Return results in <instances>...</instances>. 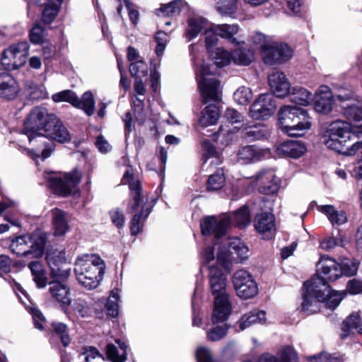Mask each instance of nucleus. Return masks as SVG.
Here are the masks:
<instances>
[{"instance_id":"1","label":"nucleus","mask_w":362,"mask_h":362,"mask_svg":"<svg viewBox=\"0 0 362 362\" xmlns=\"http://www.w3.org/2000/svg\"><path fill=\"white\" fill-rule=\"evenodd\" d=\"M302 296L301 310L310 315L319 310L321 303H324L329 309H335L344 298L345 293L331 291L327 282L315 278L304 283Z\"/></svg>"},{"instance_id":"2","label":"nucleus","mask_w":362,"mask_h":362,"mask_svg":"<svg viewBox=\"0 0 362 362\" xmlns=\"http://www.w3.org/2000/svg\"><path fill=\"white\" fill-rule=\"evenodd\" d=\"M355 138H362V124L351 127L346 122L337 120L329 125L323 136L322 142L329 149L341 152L346 156H353L362 148V141H354L345 151H343V148L348 141Z\"/></svg>"},{"instance_id":"3","label":"nucleus","mask_w":362,"mask_h":362,"mask_svg":"<svg viewBox=\"0 0 362 362\" xmlns=\"http://www.w3.org/2000/svg\"><path fill=\"white\" fill-rule=\"evenodd\" d=\"M50 115L45 107H35L25 122V134L33 146L32 151L35 157L41 156L43 160L48 158L54 148V144L42 135Z\"/></svg>"},{"instance_id":"4","label":"nucleus","mask_w":362,"mask_h":362,"mask_svg":"<svg viewBox=\"0 0 362 362\" xmlns=\"http://www.w3.org/2000/svg\"><path fill=\"white\" fill-rule=\"evenodd\" d=\"M216 263L226 271L230 272L233 262L244 260L248 257L247 247L237 238L227 239L223 245L216 243L213 247H206L202 254L204 263L209 264L215 258L214 250L218 246Z\"/></svg>"},{"instance_id":"5","label":"nucleus","mask_w":362,"mask_h":362,"mask_svg":"<svg viewBox=\"0 0 362 362\" xmlns=\"http://www.w3.org/2000/svg\"><path fill=\"white\" fill-rule=\"evenodd\" d=\"M105 264L95 254H82L76 259L74 273L78 282L85 288H96L103 279Z\"/></svg>"},{"instance_id":"6","label":"nucleus","mask_w":362,"mask_h":362,"mask_svg":"<svg viewBox=\"0 0 362 362\" xmlns=\"http://www.w3.org/2000/svg\"><path fill=\"white\" fill-rule=\"evenodd\" d=\"M279 128L290 136H301L311 127L307 111L296 105H284L278 113Z\"/></svg>"},{"instance_id":"7","label":"nucleus","mask_w":362,"mask_h":362,"mask_svg":"<svg viewBox=\"0 0 362 362\" xmlns=\"http://www.w3.org/2000/svg\"><path fill=\"white\" fill-rule=\"evenodd\" d=\"M46 244V234L36 231L31 235H24L11 241L10 248L18 256L31 255L34 258L41 257Z\"/></svg>"},{"instance_id":"8","label":"nucleus","mask_w":362,"mask_h":362,"mask_svg":"<svg viewBox=\"0 0 362 362\" xmlns=\"http://www.w3.org/2000/svg\"><path fill=\"white\" fill-rule=\"evenodd\" d=\"M211 74L210 67L204 63L197 70V80L204 103L218 102L221 99L220 82L214 77H209Z\"/></svg>"},{"instance_id":"9","label":"nucleus","mask_w":362,"mask_h":362,"mask_svg":"<svg viewBox=\"0 0 362 362\" xmlns=\"http://www.w3.org/2000/svg\"><path fill=\"white\" fill-rule=\"evenodd\" d=\"M45 177L47 180L49 187L54 193L62 197H66L72 193L74 189L80 182L81 173L76 170L63 175H55L45 173Z\"/></svg>"},{"instance_id":"10","label":"nucleus","mask_w":362,"mask_h":362,"mask_svg":"<svg viewBox=\"0 0 362 362\" xmlns=\"http://www.w3.org/2000/svg\"><path fill=\"white\" fill-rule=\"evenodd\" d=\"M52 99L54 103H69L74 107L82 110L88 116L93 115L95 112V103L90 91L85 92L79 98L74 91L64 90L53 94Z\"/></svg>"},{"instance_id":"11","label":"nucleus","mask_w":362,"mask_h":362,"mask_svg":"<svg viewBox=\"0 0 362 362\" xmlns=\"http://www.w3.org/2000/svg\"><path fill=\"white\" fill-rule=\"evenodd\" d=\"M28 51L29 45L27 42L14 44L3 52L1 64L7 70L18 69L25 64Z\"/></svg>"},{"instance_id":"12","label":"nucleus","mask_w":362,"mask_h":362,"mask_svg":"<svg viewBox=\"0 0 362 362\" xmlns=\"http://www.w3.org/2000/svg\"><path fill=\"white\" fill-rule=\"evenodd\" d=\"M249 184L261 194H273L278 192L281 181L273 170L262 169L251 177Z\"/></svg>"},{"instance_id":"13","label":"nucleus","mask_w":362,"mask_h":362,"mask_svg":"<svg viewBox=\"0 0 362 362\" xmlns=\"http://www.w3.org/2000/svg\"><path fill=\"white\" fill-rule=\"evenodd\" d=\"M233 284L237 295L241 298L249 299L257 295V285L251 274L240 269L233 276Z\"/></svg>"},{"instance_id":"14","label":"nucleus","mask_w":362,"mask_h":362,"mask_svg":"<svg viewBox=\"0 0 362 362\" xmlns=\"http://www.w3.org/2000/svg\"><path fill=\"white\" fill-rule=\"evenodd\" d=\"M46 260L53 279H66L69 276L71 269L66 267V258L64 250H49L46 254Z\"/></svg>"},{"instance_id":"15","label":"nucleus","mask_w":362,"mask_h":362,"mask_svg":"<svg viewBox=\"0 0 362 362\" xmlns=\"http://www.w3.org/2000/svg\"><path fill=\"white\" fill-rule=\"evenodd\" d=\"M42 135L53 144L52 141L64 144L71 140V134L67 128L54 115H50Z\"/></svg>"},{"instance_id":"16","label":"nucleus","mask_w":362,"mask_h":362,"mask_svg":"<svg viewBox=\"0 0 362 362\" xmlns=\"http://www.w3.org/2000/svg\"><path fill=\"white\" fill-rule=\"evenodd\" d=\"M230 223L227 215L222 216H208L201 221L202 233L204 235H214L216 239L223 236Z\"/></svg>"},{"instance_id":"17","label":"nucleus","mask_w":362,"mask_h":362,"mask_svg":"<svg viewBox=\"0 0 362 362\" xmlns=\"http://www.w3.org/2000/svg\"><path fill=\"white\" fill-rule=\"evenodd\" d=\"M276 109V103L272 94L261 95L250 107V114L255 119H264L271 116Z\"/></svg>"},{"instance_id":"18","label":"nucleus","mask_w":362,"mask_h":362,"mask_svg":"<svg viewBox=\"0 0 362 362\" xmlns=\"http://www.w3.org/2000/svg\"><path fill=\"white\" fill-rule=\"evenodd\" d=\"M293 55L292 49L284 43L269 45L264 52L263 59L265 64L272 65L283 63L288 60Z\"/></svg>"},{"instance_id":"19","label":"nucleus","mask_w":362,"mask_h":362,"mask_svg":"<svg viewBox=\"0 0 362 362\" xmlns=\"http://www.w3.org/2000/svg\"><path fill=\"white\" fill-rule=\"evenodd\" d=\"M317 278L321 279L324 282H327L326 280L335 281L341 276L339 264L328 256L320 258L317 264Z\"/></svg>"},{"instance_id":"20","label":"nucleus","mask_w":362,"mask_h":362,"mask_svg":"<svg viewBox=\"0 0 362 362\" xmlns=\"http://www.w3.org/2000/svg\"><path fill=\"white\" fill-rule=\"evenodd\" d=\"M256 230L262 235L263 239L269 240L276 232L275 218L269 212L258 213L254 219Z\"/></svg>"},{"instance_id":"21","label":"nucleus","mask_w":362,"mask_h":362,"mask_svg":"<svg viewBox=\"0 0 362 362\" xmlns=\"http://www.w3.org/2000/svg\"><path fill=\"white\" fill-rule=\"evenodd\" d=\"M232 305L228 296L214 298V309L211 315L213 324L225 322L230 315Z\"/></svg>"},{"instance_id":"22","label":"nucleus","mask_w":362,"mask_h":362,"mask_svg":"<svg viewBox=\"0 0 362 362\" xmlns=\"http://www.w3.org/2000/svg\"><path fill=\"white\" fill-rule=\"evenodd\" d=\"M209 271L210 288L214 298L228 296L226 291V278L222 271L215 265H210Z\"/></svg>"},{"instance_id":"23","label":"nucleus","mask_w":362,"mask_h":362,"mask_svg":"<svg viewBox=\"0 0 362 362\" xmlns=\"http://www.w3.org/2000/svg\"><path fill=\"white\" fill-rule=\"evenodd\" d=\"M49 284V293L51 298L60 304L62 308H66L71 304L70 291L69 287L61 281L64 279H57Z\"/></svg>"},{"instance_id":"24","label":"nucleus","mask_w":362,"mask_h":362,"mask_svg":"<svg viewBox=\"0 0 362 362\" xmlns=\"http://www.w3.org/2000/svg\"><path fill=\"white\" fill-rule=\"evenodd\" d=\"M153 204L151 202L148 201V198H145L144 202H140L139 205L136 209L134 210L132 206H131L133 211H138L141 207V211L135 214L131 222V234L136 235L139 234L143 228V222L148 216L151 211Z\"/></svg>"},{"instance_id":"25","label":"nucleus","mask_w":362,"mask_h":362,"mask_svg":"<svg viewBox=\"0 0 362 362\" xmlns=\"http://www.w3.org/2000/svg\"><path fill=\"white\" fill-rule=\"evenodd\" d=\"M266 153L255 145H247L240 147L237 151V161L241 164H250L261 160Z\"/></svg>"},{"instance_id":"26","label":"nucleus","mask_w":362,"mask_h":362,"mask_svg":"<svg viewBox=\"0 0 362 362\" xmlns=\"http://www.w3.org/2000/svg\"><path fill=\"white\" fill-rule=\"evenodd\" d=\"M19 91V84L12 76L0 74V98L8 100H13Z\"/></svg>"},{"instance_id":"27","label":"nucleus","mask_w":362,"mask_h":362,"mask_svg":"<svg viewBox=\"0 0 362 362\" xmlns=\"http://www.w3.org/2000/svg\"><path fill=\"white\" fill-rule=\"evenodd\" d=\"M122 182L124 185H129V189L131 191V195L133 198L132 208L134 210L136 209L139 205L140 202H144V200L146 197L143 195L141 192V184L139 180H134L133 172L131 168H129L125 171Z\"/></svg>"},{"instance_id":"28","label":"nucleus","mask_w":362,"mask_h":362,"mask_svg":"<svg viewBox=\"0 0 362 362\" xmlns=\"http://www.w3.org/2000/svg\"><path fill=\"white\" fill-rule=\"evenodd\" d=\"M269 83L274 94L279 98L288 95L290 83L284 73L274 71L268 76Z\"/></svg>"},{"instance_id":"29","label":"nucleus","mask_w":362,"mask_h":362,"mask_svg":"<svg viewBox=\"0 0 362 362\" xmlns=\"http://www.w3.org/2000/svg\"><path fill=\"white\" fill-rule=\"evenodd\" d=\"M305 146L300 141H287L279 144L276 152L280 156L299 158L305 152Z\"/></svg>"},{"instance_id":"30","label":"nucleus","mask_w":362,"mask_h":362,"mask_svg":"<svg viewBox=\"0 0 362 362\" xmlns=\"http://www.w3.org/2000/svg\"><path fill=\"white\" fill-rule=\"evenodd\" d=\"M354 329L362 334V319L357 313H351L343 321L341 327V339H346L352 336Z\"/></svg>"},{"instance_id":"31","label":"nucleus","mask_w":362,"mask_h":362,"mask_svg":"<svg viewBox=\"0 0 362 362\" xmlns=\"http://www.w3.org/2000/svg\"><path fill=\"white\" fill-rule=\"evenodd\" d=\"M37 4L44 6L42 20L45 23H51L59 11L63 0H35Z\"/></svg>"},{"instance_id":"32","label":"nucleus","mask_w":362,"mask_h":362,"mask_svg":"<svg viewBox=\"0 0 362 362\" xmlns=\"http://www.w3.org/2000/svg\"><path fill=\"white\" fill-rule=\"evenodd\" d=\"M51 213L53 235L54 236L64 235L69 230L66 214L58 208L53 209Z\"/></svg>"},{"instance_id":"33","label":"nucleus","mask_w":362,"mask_h":362,"mask_svg":"<svg viewBox=\"0 0 362 362\" xmlns=\"http://www.w3.org/2000/svg\"><path fill=\"white\" fill-rule=\"evenodd\" d=\"M266 322V313L263 310H253L241 317L237 322L239 331H243L255 324H263Z\"/></svg>"},{"instance_id":"34","label":"nucleus","mask_w":362,"mask_h":362,"mask_svg":"<svg viewBox=\"0 0 362 362\" xmlns=\"http://www.w3.org/2000/svg\"><path fill=\"white\" fill-rule=\"evenodd\" d=\"M317 209L327 216L332 225H342L347 221L346 213L343 211H337L332 205H319Z\"/></svg>"},{"instance_id":"35","label":"nucleus","mask_w":362,"mask_h":362,"mask_svg":"<svg viewBox=\"0 0 362 362\" xmlns=\"http://www.w3.org/2000/svg\"><path fill=\"white\" fill-rule=\"evenodd\" d=\"M208 27V21L202 17H194L188 21L185 37L188 41L197 37L202 30H206Z\"/></svg>"},{"instance_id":"36","label":"nucleus","mask_w":362,"mask_h":362,"mask_svg":"<svg viewBox=\"0 0 362 362\" xmlns=\"http://www.w3.org/2000/svg\"><path fill=\"white\" fill-rule=\"evenodd\" d=\"M214 25L218 36L228 40L234 45L240 44L238 39L235 37V35H237L240 30V27L238 24L224 23Z\"/></svg>"},{"instance_id":"37","label":"nucleus","mask_w":362,"mask_h":362,"mask_svg":"<svg viewBox=\"0 0 362 362\" xmlns=\"http://www.w3.org/2000/svg\"><path fill=\"white\" fill-rule=\"evenodd\" d=\"M279 359L274 356L264 355L259 362H297V355L295 351L290 346L284 347L279 352Z\"/></svg>"},{"instance_id":"38","label":"nucleus","mask_w":362,"mask_h":362,"mask_svg":"<svg viewBox=\"0 0 362 362\" xmlns=\"http://www.w3.org/2000/svg\"><path fill=\"white\" fill-rule=\"evenodd\" d=\"M220 117V111L216 105L211 104L202 112L199 119V124L203 127L215 124Z\"/></svg>"},{"instance_id":"39","label":"nucleus","mask_w":362,"mask_h":362,"mask_svg":"<svg viewBox=\"0 0 362 362\" xmlns=\"http://www.w3.org/2000/svg\"><path fill=\"white\" fill-rule=\"evenodd\" d=\"M116 342L119 346L122 353H119L115 345L108 344L106 347L107 356L112 362H124L127 359V346L119 340H116Z\"/></svg>"},{"instance_id":"40","label":"nucleus","mask_w":362,"mask_h":362,"mask_svg":"<svg viewBox=\"0 0 362 362\" xmlns=\"http://www.w3.org/2000/svg\"><path fill=\"white\" fill-rule=\"evenodd\" d=\"M245 136L250 140H261L269 134V129L263 124L259 123L247 127L244 129Z\"/></svg>"},{"instance_id":"41","label":"nucleus","mask_w":362,"mask_h":362,"mask_svg":"<svg viewBox=\"0 0 362 362\" xmlns=\"http://www.w3.org/2000/svg\"><path fill=\"white\" fill-rule=\"evenodd\" d=\"M289 98L293 103L304 106L309 105L313 100L312 93L303 88H294Z\"/></svg>"},{"instance_id":"42","label":"nucleus","mask_w":362,"mask_h":362,"mask_svg":"<svg viewBox=\"0 0 362 362\" xmlns=\"http://www.w3.org/2000/svg\"><path fill=\"white\" fill-rule=\"evenodd\" d=\"M344 245V237L338 230L336 235L332 233L331 236L322 239L320 243V247L322 250L329 251L337 246L343 247Z\"/></svg>"},{"instance_id":"43","label":"nucleus","mask_w":362,"mask_h":362,"mask_svg":"<svg viewBox=\"0 0 362 362\" xmlns=\"http://www.w3.org/2000/svg\"><path fill=\"white\" fill-rule=\"evenodd\" d=\"M204 151V157L205 158L204 165L209 161L210 165H218L221 163L219 153L216 148L209 141H205L202 144Z\"/></svg>"},{"instance_id":"44","label":"nucleus","mask_w":362,"mask_h":362,"mask_svg":"<svg viewBox=\"0 0 362 362\" xmlns=\"http://www.w3.org/2000/svg\"><path fill=\"white\" fill-rule=\"evenodd\" d=\"M232 59L235 64L246 66L254 59V54L250 49L240 48L233 52Z\"/></svg>"},{"instance_id":"45","label":"nucleus","mask_w":362,"mask_h":362,"mask_svg":"<svg viewBox=\"0 0 362 362\" xmlns=\"http://www.w3.org/2000/svg\"><path fill=\"white\" fill-rule=\"evenodd\" d=\"M214 64L218 67L228 65L232 59V54L222 47H216L214 50L209 52Z\"/></svg>"},{"instance_id":"46","label":"nucleus","mask_w":362,"mask_h":362,"mask_svg":"<svg viewBox=\"0 0 362 362\" xmlns=\"http://www.w3.org/2000/svg\"><path fill=\"white\" fill-rule=\"evenodd\" d=\"M233 222L240 228H244L250 223V211L247 206L237 210L233 216Z\"/></svg>"},{"instance_id":"47","label":"nucleus","mask_w":362,"mask_h":362,"mask_svg":"<svg viewBox=\"0 0 362 362\" xmlns=\"http://www.w3.org/2000/svg\"><path fill=\"white\" fill-rule=\"evenodd\" d=\"M26 90L32 100H43L47 98L48 93L43 85H39L32 81L28 82Z\"/></svg>"},{"instance_id":"48","label":"nucleus","mask_w":362,"mask_h":362,"mask_svg":"<svg viewBox=\"0 0 362 362\" xmlns=\"http://www.w3.org/2000/svg\"><path fill=\"white\" fill-rule=\"evenodd\" d=\"M229 329L230 325L228 324L214 327L206 332V339L210 341H220L226 337Z\"/></svg>"},{"instance_id":"49","label":"nucleus","mask_w":362,"mask_h":362,"mask_svg":"<svg viewBox=\"0 0 362 362\" xmlns=\"http://www.w3.org/2000/svg\"><path fill=\"white\" fill-rule=\"evenodd\" d=\"M180 1H173L168 4L161 6L160 8L156 10L155 13L158 16H174L180 13Z\"/></svg>"},{"instance_id":"50","label":"nucleus","mask_w":362,"mask_h":362,"mask_svg":"<svg viewBox=\"0 0 362 362\" xmlns=\"http://www.w3.org/2000/svg\"><path fill=\"white\" fill-rule=\"evenodd\" d=\"M333 98L329 95L317 96L315 103V110L316 112L322 114H327L332 109Z\"/></svg>"},{"instance_id":"51","label":"nucleus","mask_w":362,"mask_h":362,"mask_svg":"<svg viewBox=\"0 0 362 362\" xmlns=\"http://www.w3.org/2000/svg\"><path fill=\"white\" fill-rule=\"evenodd\" d=\"M339 264V268L341 270V276H347L356 274L358 269V262L354 259L343 258Z\"/></svg>"},{"instance_id":"52","label":"nucleus","mask_w":362,"mask_h":362,"mask_svg":"<svg viewBox=\"0 0 362 362\" xmlns=\"http://www.w3.org/2000/svg\"><path fill=\"white\" fill-rule=\"evenodd\" d=\"M119 292L118 289H114L111 291L106 303V309L108 315L111 317H116L118 315V300Z\"/></svg>"},{"instance_id":"53","label":"nucleus","mask_w":362,"mask_h":362,"mask_svg":"<svg viewBox=\"0 0 362 362\" xmlns=\"http://www.w3.org/2000/svg\"><path fill=\"white\" fill-rule=\"evenodd\" d=\"M52 327L55 334L60 338L64 346L66 347L71 342V337L68 332L66 325L62 322H54Z\"/></svg>"},{"instance_id":"54","label":"nucleus","mask_w":362,"mask_h":362,"mask_svg":"<svg viewBox=\"0 0 362 362\" xmlns=\"http://www.w3.org/2000/svg\"><path fill=\"white\" fill-rule=\"evenodd\" d=\"M129 71L134 78L144 77L148 74V65L143 59L138 60L131 63Z\"/></svg>"},{"instance_id":"55","label":"nucleus","mask_w":362,"mask_h":362,"mask_svg":"<svg viewBox=\"0 0 362 362\" xmlns=\"http://www.w3.org/2000/svg\"><path fill=\"white\" fill-rule=\"evenodd\" d=\"M225 182V177L222 170H218L216 173L211 175L207 182L208 190L214 191L221 189Z\"/></svg>"},{"instance_id":"56","label":"nucleus","mask_w":362,"mask_h":362,"mask_svg":"<svg viewBox=\"0 0 362 362\" xmlns=\"http://www.w3.org/2000/svg\"><path fill=\"white\" fill-rule=\"evenodd\" d=\"M216 9L223 16H230L237 9V0H220Z\"/></svg>"},{"instance_id":"57","label":"nucleus","mask_w":362,"mask_h":362,"mask_svg":"<svg viewBox=\"0 0 362 362\" xmlns=\"http://www.w3.org/2000/svg\"><path fill=\"white\" fill-rule=\"evenodd\" d=\"M204 35L206 47L209 52H211L214 50V47L218 41V35L215 29V25H208L207 28L204 31Z\"/></svg>"},{"instance_id":"58","label":"nucleus","mask_w":362,"mask_h":362,"mask_svg":"<svg viewBox=\"0 0 362 362\" xmlns=\"http://www.w3.org/2000/svg\"><path fill=\"white\" fill-rule=\"evenodd\" d=\"M310 362H343L344 358L338 354H329L325 352L308 357Z\"/></svg>"},{"instance_id":"59","label":"nucleus","mask_w":362,"mask_h":362,"mask_svg":"<svg viewBox=\"0 0 362 362\" xmlns=\"http://www.w3.org/2000/svg\"><path fill=\"white\" fill-rule=\"evenodd\" d=\"M234 100L240 105H246L252 98L251 90L245 86L240 87L234 93Z\"/></svg>"},{"instance_id":"60","label":"nucleus","mask_w":362,"mask_h":362,"mask_svg":"<svg viewBox=\"0 0 362 362\" xmlns=\"http://www.w3.org/2000/svg\"><path fill=\"white\" fill-rule=\"evenodd\" d=\"M45 38V29L40 25V23H36L30 33V41L35 44H41L44 42Z\"/></svg>"},{"instance_id":"61","label":"nucleus","mask_w":362,"mask_h":362,"mask_svg":"<svg viewBox=\"0 0 362 362\" xmlns=\"http://www.w3.org/2000/svg\"><path fill=\"white\" fill-rule=\"evenodd\" d=\"M344 115L349 119H352L356 122H361L362 121V106H349L345 109ZM361 124H362V123Z\"/></svg>"},{"instance_id":"62","label":"nucleus","mask_w":362,"mask_h":362,"mask_svg":"<svg viewBox=\"0 0 362 362\" xmlns=\"http://www.w3.org/2000/svg\"><path fill=\"white\" fill-rule=\"evenodd\" d=\"M238 131V127H235L233 130L225 129L223 127H220L218 132V136L221 139V143L228 146L233 140L235 133Z\"/></svg>"},{"instance_id":"63","label":"nucleus","mask_w":362,"mask_h":362,"mask_svg":"<svg viewBox=\"0 0 362 362\" xmlns=\"http://www.w3.org/2000/svg\"><path fill=\"white\" fill-rule=\"evenodd\" d=\"M224 117L231 124H241L243 122V115L233 108H228L226 110Z\"/></svg>"},{"instance_id":"64","label":"nucleus","mask_w":362,"mask_h":362,"mask_svg":"<svg viewBox=\"0 0 362 362\" xmlns=\"http://www.w3.org/2000/svg\"><path fill=\"white\" fill-rule=\"evenodd\" d=\"M198 362H213V356L211 351L205 346H199L196 351Z\"/></svg>"}]
</instances>
